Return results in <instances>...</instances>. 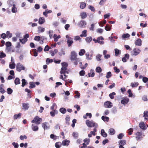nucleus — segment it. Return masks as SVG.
<instances>
[{
  "label": "nucleus",
  "instance_id": "f257e3e1",
  "mask_svg": "<svg viewBox=\"0 0 148 148\" xmlns=\"http://www.w3.org/2000/svg\"><path fill=\"white\" fill-rule=\"evenodd\" d=\"M62 67L61 68L60 73L61 74H63L64 76V78L66 79V78L67 76L65 75V74H68L69 72L67 70V67L68 66V64L65 62H63L61 63Z\"/></svg>",
  "mask_w": 148,
  "mask_h": 148
},
{
  "label": "nucleus",
  "instance_id": "f03ea898",
  "mask_svg": "<svg viewBox=\"0 0 148 148\" xmlns=\"http://www.w3.org/2000/svg\"><path fill=\"white\" fill-rule=\"evenodd\" d=\"M86 123L88 127H97L98 126L97 124L92 121H90L88 120H86Z\"/></svg>",
  "mask_w": 148,
  "mask_h": 148
},
{
  "label": "nucleus",
  "instance_id": "7ed1b4c3",
  "mask_svg": "<svg viewBox=\"0 0 148 148\" xmlns=\"http://www.w3.org/2000/svg\"><path fill=\"white\" fill-rule=\"evenodd\" d=\"M16 70L18 72H20L22 70H25V68L23 65L20 63H18L16 64Z\"/></svg>",
  "mask_w": 148,
  "mask_h": 148
},
{
  "label": "nucleus",
  "instance_id": "20e7f679",
  "mask_svg": "<svg viewBox=\"0 0 148 148\" xmlns=\"http://www.w3.org/2000/svg\"><path fill=\"white\" fill-rule=\"evenodd\" d=\"M140 50L138 48H135L131 52L132 56H137L140 52Z\"/></svg>",
  "mask_w": 148,
  "mask_h": 148
},
{
  "label": "nucleus",
  "instance_id": "39448f33",
  "mask_svg": "<svg viewBox=\"0 0 148 148\" xmlns=\"http://www.w3.org/2000/svg\"><path fill=\"white\" fill-rule=\"evenodd\" d=\"M42 121L41 118H40L38 116H36L34 119L32 121V123H35L37 124H40Z\"/></svg>",
  "mask_w": 148,
  "mask_h": 148
},
{
  "label": "nucleus",
  "instance_id": "423d86ee",
  "mask_svg": "<svg viewBox=\"0 0 148 148\" xmlns=\"http://www.w3.org/2000/svg\"><path fill=\"white\" fill-rule=\"evenodd\" d=\"M77 54L75 51H72L71 52V60L73 61L75 60H77Z\"/></svg>",
  "mask_w": 148,
  "mask_h": 148
},
{
  "label": "nucleus",
  "instance_id": "0eeeda50",
  "mask_svg": "<svg viewBox=\"0 0 148 148\" xmlns=\"http://www.w3.org/2000/svg\"><path fill=\"white\" fill-rule=\"evenodd\" d=\"M129 101V99L127 97H123L121 98V103L122 104L125 106Z\"/></svg>",
  "mask_w": 148,
  "mask_h": 148
},
{
  "label": "nucleus",
  "instance_id": "6e6552de",
  "mask_svg": "<svg viewBox=\"0 0 148 148\" xmlns=\"http://www.w3.org/2000/svg\"><path fill=\"white\" fill-rule=\"evenodd\" d=\"M136 139L138 140L140 139V138H142L143 137V136H144L143 133L142 132H138L136 134Z\"/></svg>",
  "mask_w": 148,
  "mask_h": 148
},
{
  "label": "nucleus",
  "instance_id": "1a4fd4ad",
  "mask_svg": "<svg viewBox=\"0 0 148 148\" xmlns=\"http://www.w3.org/2000/svg\"><path fill=\"white\" fill-rule=\"evenodd\" d=\"M112 103L109 101H107L104 103V107L106 108H110L112 106Z\"/></svg>",
  "mask_w": 148,
  "mask_h": 148
},
{
  "label": "nucleus",
  "instance_id": "9d476101",
  "mask_svg": "<svg viewBox=\"0 0 148 148\" xmlns=\"http://www.w3.org/2000/svg\"><path fill=\"white\" fill-rule=\"evenodd\" d=\"M42 126L45 130H48L50 128V125L48 123L45 122L42 123Z\"/></svg>",
  "mask_w": 148,
  "mask_h": 148
},
{
  "label": "nucleus",
  "instance_id": "9b49d317",
  "mask_svg": "<svg viewBox=\"0 0 148 148\" xmlns=\"http://www.w3.org/2000/svg\"><path fill=\"white\" fill-rule=\"evenodd\" d=\"M139 126L140 129L143 130H145L147 129L145 123L143 122H140L139 124Z\"/></svg>",
  "mask_w": 148,
  "mask_h": 148
},
{
  "label": "nucleus",
  "instance_id": "f8f14e48",
  "mask_svg": "<svg viewBox=\"0 0 148 148\" xmlns=\"http://www.w3.org/2000/svg\"><path fill=\"white\" fill-rule=\"evenodd\" d=\"M78 25L80 27L84 28L86 26V23L85 21L82 20L80 21Z\"/></svg>",
  "mask_w": 148,
  "mask_h": 148
},
{
  "label": "nucleus",
  "instance_id": "ddd939ff",
  "mask_svg": "<svg viewBox=\"0 0 148 148\" xmlns=\"http://www.w3.org/2000/svg\"><path fill=\"white\" fill-rule=\"evenodd\" d=\"M104 40V38L102 36L98 37L97 38V43L100 45H103L104 44V42L103 40Z\"/></svg>",
  "mask_w": 148,
  "mask_h": 148
},
{
  "label": "nucleus",
  "instance_id": "4468645a",
  "mask_svg": "<svg viewBox=\"0 0 148 148\" xmlns=\"http://www.w3.org/2000/svg\"><path fill=\"white\" fill-rule=\"evenodd\" d=\"M23 109L25 110H27L29 108V104L28 103L22 104Z\"/></svg>",
  "mask_w": 148,
  "mask_h": 148
},
{
  "label": "nucleus",
  "instance_id": "2eb2a0df",
  "mask_svg": "<svg viewBox=\"0 0 148 148\" xmlns=\"http://www.w3.org/2000/svg\"><path fill=\"white\" fill-rule=\"evenodd\" d=\"M11 12L13 13H16L18 12L17 8L16 6V5H14L13 6L11 7Z\"/></svg>",
  "mask_w": 148,
  "mask_h": 148
},
{
  "label": "nucleus",
  "instance_id": "dca6fc26",
  "mask_svg": "<svg viewBox=\"0 0 148 148\" xmlns=\"http://www.w3.org/2000/svg\"><path fill=\"white\" fill-rule=\"evenodd\" d=\"M11 45V43L10 42H6L5 45L6 47V49L8 50V51H10L9 48L10 47Z\"/></svg>",
  "mask_w": 148,
  "mask_h": 148
},
{
  "label": "nucleus",
  "instance_id": "f3484780",
  "mask_svg": "<svg viewBox=\"0 0 148 148\" xmlns=\"http://www.w3.org/2000/svg\"><path fill=\"white\" fill-rule=\"evenodd\" d=\"M129 58V55L128 54H125V56L122 58V61L123 62H126L127 61V60Z\"/></svg>",
  "mask_w": 148,
  "mask_h": 148
},
{
  "label": "nucleus",
  "instance_id": "a211bd4d",
  "mask_svg": "<svg viewBox=\"0 0 148 148\" xmlns=\"http://www.w3.org/2000/svg\"><path fill=\"white\" fill-rule=\"evenodd\" d=\"M7 3L9 5V7H12L15 4L14 2L12 0H9L7 1Z\"/></svg>",
  "mask_w": 148,
  "mask_h": 148
},
{
  "label": "nucleus",
  "instance_id": "6ab92c4d",
  "mask_svg": "<svg viewBox=\"0 0 148 148\" xmlns=\"http://www.w3.org/2000/svg\"><path fill=\"white\" fill-rule=\"evenodd\" d=\"M135 43L136 45L141 46L142 45V41L140 39L138 38L135 42Z\"/></svg>",
  "mask_w": 148,
  "mask_h": 148
},
{
  "label": "nucleus",
  "instance_id": "aec40b11",
  "mask_svg": "<svg viewBox=\"0 0 148 148\" xmlns=\"http://www.w3.org/2000/svg\"><path fill=\"white\" fill-rule=\"evenodd\" d=\"M45 22V19L44 17H42L39 18L38 20V23L40 24H42Z\"/></svg>",
  "mask_w": 148,
  "mask_h": 148
},
{
  "label": "nucleus",
  "instance_id": "412c9836",
  "mask_svg": "<svg viewBox=\"0 0 148 148\" xmlns=\"http://www.w3.org/2000/svg\"><path fill=\"white\" fill-rule=\"evenodd\" d=\"M70 141L69 140H63L62 143V145L64 146H68L69 145V144Z\"/></svg>",
  "mask_w": 148,
  "mask_h": 148
},
{
  "label": "nucleus",
  "instance_id": "4be33fe9",
  "mask_svg": "<svg viewBox=\"0 0 148 148\" xmlns=\"http://www.w3.org/2000/svg\"><path fill=\"white\" fill-rule=\"evenodd\" d=\"M38 32L39 33H43L45 31V28H44L40 26L38 27Z\"/></svg>",
  "mask_w": 148,
  "mask_h": 148
},
{
  "label": "nucleus",
  "instance_id": "5701e85b",
  "mask_svg": "<svg viewBox=\"0 0 148 148\" xmlns=\"http://www.w3.org/2000/svg\"><path fill=\"white\" fill-rule=\"evenodd\" d=\"M80 16L81 18L82 19H84L87 17V14L86 12H83L81 13Z\"/></svg>",
  "mask_w": 148,
  "mask_h": 148
},
{
  "label": "nucleus",
  "instance_id": "b1692460",
  "mask_svg": "<svg viewBox=\"0 0 148 148\" xmlns=\"http://www.w3.org/2000/svg\"><path fill=\"white\" fill-rule=\"evenodd\" d=\"M58 113V111L57 110H52L50 112V114L51 116L53 117L55 116V114H57Z\"/></svg>",
  "mask_w": 148,
  "mask_h": 148
},
{
  "label": "nucleus",
  "instance_id": "393cba45",
  "mask_svg": "<svg viewBox=\"0 0 148 148\" xmlns=\"http://www.w3.org/2000/svg\"><path fill=\"white\" fill-rule=\"evenodd\" d=\"M72 40H67L66 42L69 47H71L72 44L73 43V41Z\"/></svg>",
  "mask_w": 148,
  "mask_h": 148
},
{
  "label": "nucleus",
  "instance_id": "a878e982",
  "mask_svg": "<svg viewBox=\"0 0 148 148\" xmlns=\"http://www.w3.org/2000/svg\"><path fill=\"white\" fill-rule=\"evenodd\" d=\"M86 6V3L84 2H81L80 3V8L82 9H84Z\"/></svg>",
  "mask_w": 148,
  "mask_h": 148
},
{
  "label": "nucleus",
  "instance_id": "bb28decb",
  "mask_svg": "<svg viewBox=\"0 0 148 148\" xmlns=\"http://www.w3.org/2000/svg\"><path fill=\"white\" fill-rule=\"evenodd\" d=\"M32 128L33 130L34 131H37L38 130V127L35 125L34 124H32Z\"/></svg>",
  "mask_w": 148,
  "mask_h": 148
},
{
  "label": "nucleus",
  "instance_id": "cd10ccee",
  "mask_svg": "<svg viewBox=\"0 0 148 148\" xmlns=\"http://www.w3.org/2000/svg\"><path fill=\"white\" fill-rule=\"evenodd\" d=\"M119 145H124L126 144V141L125 140H120L119 142Z\"/></svg>",
  "mask_w": 148,
  "mask_h": 148
},
{
  "label": "nucleus",
  "instance_id": "c85d7f7f",
  "mask_svg": "<svg viewBox=\"0 0 148 148\" xmlns=\"http://www.w3.org/2000/svg\"><path fill=\"white\" fill-rule=\"evenodd\" d=\"M65 120L66 121V124L68 125H69L70 123L69 121L70 120V117L69 115H68L66 116Z\"/></svg>",
  "mask_w": 148,
  "mask_h": 148
},
{
  "label": "nucleus",
  "instance_id": "c756f323",
  "mask_svg": "<svg viewBox=\"0 0 148 148\" xmlns=\"http://www.w3.org/2000/svg\"><path fill=\"white\" fill-rule=\"evenodd\" d=\"M60 112L62 114H64L66 112V109L64 108H61L59 110Z\"/></svg>",
  "mask_w": 148,
  "mask_h": 148
},
{
  "label": "nucleus",
  "instance_id": "7c9ffc66",
  "mask_svg": "<svg viewBox=\"0 0 148 148\" xmlns=\"http://www.w3.org/2000/svg\"><path fill=\"white\" fill-rule=\"evenodd\" d=\"M101 135L104 137H106L107 136V134L105 132L103 129H102L101 130Z\"/></svg>",
  "mask_w": 148,
  "mask_h": 148
},
{
  "label": "nucleus",
  "instance_id": "2f4dec72",
  "mask_svg": "<svg viewBox=\"0 0 148 148\" xmlns=\"http://www.w3.org/2000/svg\"><path fill=\"white\" fill-rule=\"evenodd\" d=\"M53 38L54 41L57 42L58 40V39L60 38V35L57 36L56 34H55L53 36Z\"/></svg>",
  "mask_w": 148,
  "mask_h": 148
},
{
  "label": "nucleus",
  "instance_id": "473e14b6",
  "mask_svg": "<svg viewBox=\"0 0 148 148\" xmlns=\"http://www.w3.org/2000/svg\"><path fill=\"white\" fill-rule=\"evenodd\" d=\"M115 55L116 56H118L119 54L121 53V51L120 50L118 49H114Z\"/></svg>",
  "mask_w": 148,
  "mask_h": 148
},
{
  "label": "nucleus",
  "instance_id": "72a5a7b5",
  "mask_svg": "<svg viewBox=\"0 0 148 148\" xmlns=\"http://www.w3.org/2000/svg\"><path fill=\"white\" fill-rule=\"evenodd\" d=\"M16 64L15 63H10L9 64V68L12 69H14L15 68Z\"/></svg>",
  "mask_w": 148,
  "mask_h": 148
},
{
  "label": "nucleus",
  "instance_id": "f704fd0d",
  "mask_svg": "<svg viewBox=\"0 0 148 148\" xmlns=\"http://www.w3.org/2000/svg\"><path fill=\"white\" fill-rule=\"evenodd\" d=\"M139 85V84L138 82H135L134 83L132 82L131 83L130 86L132 88H134L137 86Z\"/></svg>",
  "mask_w": 148,
  "mask_h": 148
},
{
  "label": "nucleus",
  "instance_id": "c9c22d12",
  "mask_svg": "<svg viewBox=\"0 0 148 148\" xmlns=\"http://www.w3.org/2000/svg\"><path fill=\"white\" fill-rule=\"evenodd\" d=\"M90 72L91 73H92V74H91L90 73H88V77H93L95 75V73L94 72V71L93 70L91 69L90 70Z\"/></svg>",
  "mask_w": 148,
  "mask_h": 148
},
{
  "label": "nucleus",
  "instance_id": "e433bc0d",
  "mask_svg": "<svg viewBox=\"0 0 148 148\" xmlns=\"http://www.w3.org/2000/svg\"><path fill=\"white\" fill-rule=\"evenodd\" d=\"M87 30H85L83 31L82 32V34L80 35L81 37H86L87 36Z\"/></svg>",
  "mask_w": 148,
  "mask_h": 148
},
{
  "label": "nucleus",
  "instance_id": "4c0bfd02",
  "mask_svg": "<svg viewBox=\"0 0 148 148\" xmlns=\"http://www.w3.org/2000/svg\"><path fill=\"white\" fill-rule=\"evenodd\" d=\"M101 119L104 122H108L109 121V118L107 116H102L101 117Z\"/></svg>",
  "mask_w": 148,
  "mask_h": 148
},
{
  "label": "nucleus",
  "instance_id": "58836bf2",
  "mask_svg": "<svg viewBox=\"0 0 148 148\" xmlns=\"http://www.w3.org/2000/svg\"><path fill=\"white\" fill-rule=\"evenodd\" d=\"M14 82L16 85H18L20 84V79L18 77L15 78Z\"/></svg>",
  "mask_w": 148,
  "mask_h": 148
},
{
  "label": "nucleus",
  "instance_id": "ea45409f",
  "mask_svg": "<svg viewBox=\"0 0 148 148\" xmlns=\"http://www.w3.org/2000/svg\"><path fill=\"white\" fill-rule=\"evenodd\" d=\"M29 84L30 85L29 88L30 89L35 88L36 86L35 83L33 82H30Z\"/></svg>",
  "mask_w": 148,
  "mask_h": 148
},
{
  "label": "nucleus",
  "instance_id": "a19ab883",
  "mask_svg": "<svg viewBox=\"0 0 148 148\" xmlns=\"http://www.w3.org/2000/svg\"><path fill=\"white\" fill-rule=\"evenodd\" d=\"M109 133L110 135H114L115 133V130L111 128L109 130Z\"/></svg>",
  "mask_w": 148,
  "mask_h": 148
},
{
  "label": "nucleus",
  "instance_id": "79ce46f5",
  "mask_svg": "<svg viewBox=\"0 0 148 148\" xmlns=\"http://www.w3.org/2000/svg\"><path fill=\"white\" fill-rule=\"evenodd\" d=\"M85 40L87 43H89L92 40V38L91 37H87L86 38Z\"/></svg>",
  "mask_w": 148,
  "mask_h": 148
},
{
  "label": "nucleus",
  "instance_id": "37998d69",
  "mask_svg": "<svg viewBox=\"0 0 148 148\" xmlns=\"http://www.w3.org/2000/svg\"><path fill=\"white\" fill-rule=\"evenodd\" d=\"M102 55L99 54H98L96 56V60L98 61H100L101 60V57Z\"/></svg>",
  "mask_w": 148,
  "mask_h": 148
},
{
  "label": "nucleus",
  "instance_id": "c03bdc74",
  "mask_svg": "<svg viewBox=\"0 0 148 148\" xmlns=\"http://www.w3.org/2000/svg\"><path fill=\"white\" fill-rule=\"evenodd\" d=\"M62 143L60 142L56 143L55 144V146L56 148H60L61 146Z\"/></svg>",
  "mask_w": 148,
  "mask_h": 148
},
{
  "label": "nucleus",
  "instance_id": "a18cd8bd",
  "mask_svg": "<svg viewBox=\"0 0 148 148\" xmlns=\"http://www.w3.org/2000/svg\"><path fill=\"white\" fill-rule=\"evenodd\" d=\"M72 136L74 138L76 139L78 136V133L77 132H74L73 133Z\"/></svg>",
  "mask_w": 148,
  "mask_h": 148
},
{
  "label": "nucleus",
  "instance_id": "49530a36",
  "mask_svg": "<svg viewBox=\"0 0 148 148\" xmlns=\"http://www.w3.org/2000/svg\"><path fill=\"white\" fill-rule=\"evenodd\" d=\"M50 138L54 140H56L59 138L58 136L55 135L53 134H51L50 136Z\"/></svg>",
  "mask_w": 148,
  "mask_h": 148
},
{
  "label": "nucleus",
  "instance_id": "de8ad7c7",
  "mask_svg": "<svg viewBox=\"0 0 148 148\" xmlns=\"http://www.w3.org/2000/svg\"><path fill=\"white\" fill-rule=\"evenodd\" d=\"M21 115V113L14 115L13 116L14 119V120L17 119L18 118L20 117Z\"/></svg>",
  "mask_w": 148,
  "mask_h": 148
},
{
  "label": "nucleus",
  "instance_id": "09e8293b",
  "mask_svg": "<svg viewBox=\"0 0 148 148\" xmlns=\"http://www.w3.org/2000/svg\"><path fill=\"white\" fill-rule=\"evenodd\" d=\"M85 53V51L84 49H81L79 52V54L80 56H82Z\"/></svg>",
  "mask_w": 148,
  "mask_h": 148
},
{
  "label": "nucleus",
  "instance_id": "8fccbe9b",
  "mask_svg": "<svg viewBox=\"0 0 148 148\" xmlns=\"http://www.w3.org/2000/svg\"><path fill=\"white\" fill-rule=\"evenodd\" d=\"M130 35L128 33L125 34L123 35L122 36V39H124L125 38H127L129 37Z\"/></svg>",
  "mask_w": 148,
  "mask_h": 148
},
{
  "label": "nucleus",
  "instance_id": "3c124183",
  "mask_svg": "<svg viewBox=\"0 0 148 148\" xmlns=\"http://www.w3.org/2000/svg\"><path fill=\"white\" fill-rule=\"evenodd\" d=\"M3 84H1L0 85V92L2 94L4 93L5 92V91L4 90V89L3 88Z\"/></svg>",
  "mask_w": 148,
  "mask_h": 148
},
{
  "label": "nucleus",
  "instance_id": "603ef678",
  "mask_svg": "<svg viewBox=\"0 0 148 148\" xmlns=\"http://www.w3.org/2000/svg\"><path fill=\"white\" fill-rule=\"evenodd\" d=\"M6 54L5 53H3V52H0V58H5L6 57Z\"/></svg>",
  "mask_w": 148,
  "mask_h": 148
},
{
  "label": "nucleus",
  "instance_id": "864d4df0",
  "mask_svg": "<svg viewBox=\"0 0 148 148\" xmlns=\"http://www.w3.org/2000/svg\"><path fill=\"white\" fill-rule=\"evenodd\" d=\"M84 143H85V144H86V145H88L89 144L90 142V139L89 138H86L84 139Z\"/></svg>",
  "mask_w": 148,
  "mask_h": 148
},
{
  "label": "nucleus",
  "instance_id": "5fc2aeb1",
  "mask_svg": "<svg viewBox=\"0 0 148 148\" xmlns=\"http://www.w3.org/2000/svg\"><path fill=\"white\" fill-rule=\"evenodd\" d=\"M19 40L20 42H21L22 44H24L27 41V39H25L23 38L22 39H20Z\"/></svg>",
  "mask_w": 148,
  "mask_h": 148
},
{
  "label": "nucleus",
  "instance_id": "6e6d98bb",
  "mask_svg": "<svg viewBox=\"0 0 148 148\" xmlns=\"http://www.w3.org/2000/svg\"><path fill=\"white\" fill-rule=\"evenodd\" d=\"M53 31L52 30H49V34L50 38H52L53 37Z\"/></svg>",
  "mask_w": 148,
  "mask_h": 148
},
{
  "label": "nucleus",
  "instance_id": "4d7b16f0",
  "mask_svg": "<svg viewBox=\"0 0 148 148\" xmlns=\"http://www.w3.org/2000/svg\"><path fill=\"white\" fill-rule=\"evenodd\" d=\"M116 95V93L114 92H112V93H110L109 95V96L111 99H113L114 98V95Z\"/></svg>",
  "mask_w": 148,
  "mask_h": 148
},
{
  "label": "nucleus",
  "instance_id": "13d9d810",
  "mask_svg": "<svg viewBox=\"0 0 148 148\" xmlns=\"http://www.w3.org/2000/svg\"><path fill=\"white\" fill-rule=\"evenodd\" d=\"M58 53L60 56H62V55H64L65 54L64 50L62 49H61L60 52H59Z\"/></svg>",
  "mask_w": 148,
  "mask_h": 148
},
{
  "label": "nucleus",
  "instance_id": "bf43d9fd",
  "mask_svg": "<svg viewBox=\"0 0 148 148\" xmlns=\"http://www.w3.org/2000/svg\"><path fill=\"white\" fill-rule=\"evenodd\" d=\"M22 83L21 86L22 87H23L26 84L27 82L26 80L24 79H23L22 80Z\"/></svg>",
  "mask_w": 148,
  "mask_h": 148
},
{
  "label": "nucleus",
  "instance_id": "052dcab7",
  "mask_svg": "<svg viewBox=\"0 0 148 148\" xmlns=\"http://www.w3.org/2000/svg\"><path fill=\"white\" fill-rule=\"evenodd\" d=\"M53 60L52 59H50L49 58L47 59L46 60V63L47 64H49L50 63L53 62Z\"/></svg>",
  "mask_w": 148,
  "mask_h": 148
},
{
  "label": "nucleus",
  "instance_id": "680f3d73",
  "mask_svg": "<svg viewBox=\"0 0 148 148\" xmlns=\"http://www.w3.org/2000/svg\"><path fill=\"white\" fill-rule=\"evenodd\" d=\"M6 34L7 37H8L9 38H10L12 36V34L10 33L9 31H7Z\"/></svg>",
  "mask_w": 148,
  "mask_h": 148
},
{
  "label": "nucleus",
  "instance_id": "e2e57ef3",
  "mask_svg": "<svg viewBox=\"0 0 148 148\" xmlns=\"http://www.w3.org/2000/svg\"><path fill=\"white\" fill-rule=\"evenodd\" d=\"M96 71L97 72L100 73L101 72L102 69L100 67L98 66L96 68Z\"/></svg>",
  "mask_w": 148,
  "mask_h": 148
},
{
  "label": "nucleus",
  "instance_id": "0e129e2a",
  "mask_svg": "<svg viewBox=\"0 0 148 148\" xmlns=\"http://www.w3.org/2000/svg\"><path fill=\"white\" fill-rule=\"evenodd\" d=\"M111 76V73L109 71L107 73L106 75V77L108 79L110 78Z\"/></svg>",
  "mask_w": 148,
  "mask_h": 148
},
{
  "label": "nucleus",
  "instance_id": "69168bd1",
  "mask_svg": "<svg viewBox=\"0 0 148 148\" xmlns=\"http://www.w3.org/2000/svg\"><path fill=\"white\" fill-rule=\"evenodd\" d=\"M12 144L14 146V148H18L19 147L18 144L15 142L12 143Z\"/></svg>",
  "mask_w": 148,
  "mask_h": 148
},
{
  "label": "nucleus",
  "instance_id": "338daca9",
  "mask_svg": "<svg viewBox=\"0 0 148 148\" xmlns=\"http://www.w3.org/2000/svg\"><path fill=\"white\" fill-rule=\"evenodd\" d=\"M96 31L97 33L101 34L103 32V29L101 28H98L96 30Z\"/></svg>",
  "mask_w": 148,
  "mask_h": 148
},
{
  "label": "nucleus",
  "instance_id": "774afa93",
  "mask_svg": "<svg viewBox=\"0 0 148 148\" xmlns=\"http://www.w3.org/2000/svg\"><path fill=\"white\" fill-rule=\"evenodd\" d=\"M105 29L107 31H110L111 30V27H109L108 25H106L105 27Z\"/></svg>",
  "mask_w": 148,
  "mask_h": 148
}]
</instances>
